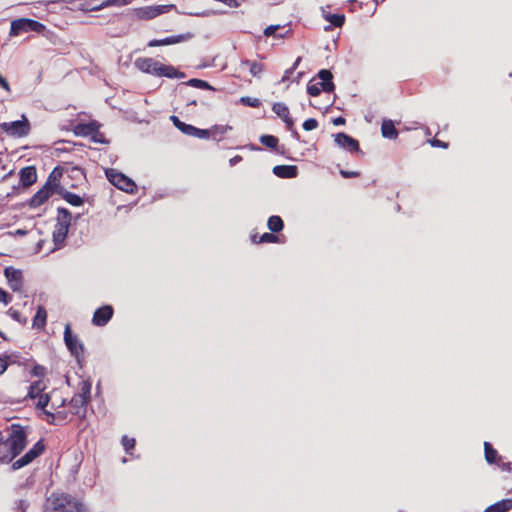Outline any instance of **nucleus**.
I'll return each mask as SVG.
<instances>
[{
  "label": "nucleus",
  "instance_id": "29",
  "mask_svg": "<svg viewBox=\"0 0 512 512\" xmlns=\"http://www.w3.org/2000/svg\"><path fill=\"white\" fill-rule=\"evenodd\" d=\"M484 455L489 464H495L500 460L497 450L489 442H484Z\"/></svg>",
  "mask_w": 512,
  "mask_h": 512
},
{
  "label": "nucleus",
  "instance_id": "64",
  "mask_svg": "<svg viewBox=\"0 0 512 512\" xmlns=\"http://www.w3.org/2000/svg\"><path fill=\"white\" fill-rule=\"evenodd\" d=\"M357 0H348L349 3H355Z\"/></svg>",
  "mask_w": 512,
  "mask_h": 512
},
{
  "label": "nucleus",
  "instance_id": "44",
  "mask_svg": "<svg viewBox=\"0 0 512 512\" xmlns=\"http://www.w3.org/2000/svg\"><path fill=\"white\" fill-rule=\"evenodd\" d=\"M211 136V129H200L196 127L194 137L200 139H207Z\"/></svg>",
  "mask_w": 512,
  "mask_h": 512
},
{
  "label": "nucleus",
  "instance_id": "11",
  "mask_svg": "<svg viewBox=\"0 0 512 512\" xmlns=\"http://www.w3.org/2000/svg\"><path fill=\"white\" fill-rule=\"evenodd\" d=\"M45 450V445L43 443V440H39L37 441L33 447L28 451L26 452L22 457H20L19 459H17L16 461L13 462L12 464V469L13 470H18L28 464H30L34 459H36L37 457H39Z\"/></svg>",
  "mask_w": 512,
  "mask_h": 512
},
{
  "label": "nucleus",
  "instance_id": "7",
  "mask_svg": "<svg viewBox=\"0 0 512 512\" xmlns=\"http://www.w3.org/2000/svg\"><path fill=\"white\" fill-rule=\"evenodd\" d=\"M91 386L83 383L79 393L75 394L69 402L70 414L79 417H84L86 414V407L90 399Z\"/></svg>",
  "mask_w": 512,
  "mask_h": 512
},
{
  "label": "nucleus",
  "instance_id": "47",
  "mask_svg": "<svg viewBox=\"0 0 512 512\" xmlns=\"http://www.w3.org/2000/svg\"><path fill=\"white\" fill-rule=\"evenodd\" d=\"M279 29H280V25H270L264 29V35L266 37H270V36L277 37L276 31Z\"/></svg>",
  "mask_w": 512,
  "mask_h": 512
},
{
  "label": "nucleus",
  "instance_id": "24",
  "mask_svg": "<svg viewBox=\"0 0 512 512\" xmlns=\"http://www.w3.org/2000/svg\"><path fill=\"white\" fill-rule=\"evenodd\" d=\"M241 65L244 67H248L250 74L254 77H259L265 70L264 64L257 61H251L246 59L241 62Z\"/></svg>",
  "mask_w": 512,
  "mask_h": 512
},
{
  "label": "nucleus",
  "instance_id": "57",
  "mask_svg": "<svg viewBox=\"0 0 512 512\" xmlns=\"http://www.w3.org/2000/svg\"><path fill=\"white\" fill-rule=\"evenodd\" d=\"M300 61H301V58H300V57H298V58L296 59V61L293 63L292 67L290 68V69H292V72H293V71L298 67V65H299Z\"/></svg>",
  "mask_w": 512,
  "mask_h": 512
},
{
  "label": "nucleus",
  "instance_id": "45",
  "mask_svg": "<svg viewBox=\"0 0 512 512\" xmlns=\"http://www.w3.org/2000/svg\"><path fill=\"white\" fill-rule=\"evenodd\" d=\"M50 394L53 395L54 392H51ZM49 405L51 411L57 410L65 405V399L61 398L59 401H54L52 397Z\"/></svg>",
  "mask_w": 512,
  "mask_h": 512
},
{
  "label": "nucleus",
  "instance_id": "20",
  "mask_svg": "<svg viewBox=\"0 0 512 512\" xmlns=\"http://www.w3.org/2000/svg\"><path fill=\"white\" fill-rule=\"evenodd\" d=\"M273 172L281 178H294L298 174V169L294 165H278L273 168Z\"/></svg>",
  "mask_w": 512,
  "mask_h": 512
},
{
  "label": "nucleus",
  "instance_id": "37",
  "mask_svg": "<svg viewBox=\"0 0 512 512\" xmlns=\"http://www.w3.org/2000/svg\"><path fill=\"white\" fill-rule=\"evenodd\" d=\"M231 129H232V127L229 126V125H214L211 128V135L214 136V137H216V136H223L224 134H226Z\"/></svg>",
  "mask_w": 512,
  "mask_h": 512
},
{
  "label": "nucleus",
  "instance_id": "51",
  "mask_svg": "<svg viewBox=\"0 0 512 512\" xmlns=\"http://www.w3.org/2000/svg\"><path fill=\"white\" fill-rule=\"evenodd\" d=\"M91 139L95 143H104L103 134L99 132V129L91 135Z\"/></svg>",
  "mask_w": 512,
  "mask_h": 512
},
{
  "label": "nucleus",
  "instance_id": "5",
  "mask_svg": "<svg viewBox=\"0 0 512 512\" xmlns=\"http://www.w3.org/2000/svg\"><path fill=\"white\" fill-rule=\"evenodd\" d=\"M53 171L46 181V183L39 189L29 200V206L37 208L43 205L55 192L59 186V179L54 175Z\"/></svg>",
  "mask_w": 512,
  "mask_h": 512
},
{
  "label": "nucleus",
  "instance_id": "3",
  "mask_svg": "<svg viewBox=\"0 0 512 512\" xmlns=\"http://www.w3.org/2000/svg\"><path fill=\"white\" fill-rule=\"evenodd\" d=\"M46 512H82V506L69 495L52 494L47 499Z\"/></svg>",
  "mask_w": 512,
  "mask_h": 512
},
{
  "label": "nucleus",
  "instance_id": "55",
  "mask_svg": "<svg viewBox=\"0 0 512 512\" xmlns=\"http://www.w3.org/2000/svg\"><path fill=\"white\" fill-rule=\"evenodd\" d=\"M240 161H242V156L236 155L229 160V163L231 166H234L238 164Z\"/></svg>",
  "mask_w": 512,
  "mask_h": 512
},
{
  "label": "nucleus",
  "instance_id": "59",
  "mask_svg": "<svg viewBox=\"0 0 512 512\" xmlns=\"http://www.w3.org/2000/svg\"><path fill=\"white\" fill-rule=\"evenodd\" d=\"M484 512H494V511H493L492 507H490V506H489V507H487V508L484 510Z\"/></svg>",
  "mask_w": 512,
  "mask_h": 512
},
{
  "label": "nucleus",
  "instance_id": "27",
  "mask_svg": "<svg viewBox=\"0 0 512 512\" xmlns=\"http://www.w3.org/2000/svg\"><path fill=\"white\" fill-rule=\"evenodd\" d=\"M69 227L56 224L53 231V240L56 245L62 244L68 234Z\"/></svg>",
  "mask_w": 512,
  "mask_h": 512
},
{
  "label": "nucleus",
  "instance_id": "50",
  "mask_svg": "<svg viewBox=\"0 0 512 512\" xmlns=\"http://www.w3.org/2000/svg\"><path fill=\"white\" fill-rule=\"evenodd\" d=\"M429 142H430L431 146H433V147H438V148H443V149L448 148V143L441 141L439 139H436V138L430 140Z\"/></svg>",
  "mask_w": 512,
  "mask_h": 512
},
{
  "label": "nucleus",
  "instance_id": "15",
  "mask_svg": "<svg viewBox=\"0 0 512 512\" xmlns=\"http://www.w3.org/2000/svg\"><path fill=\"white\" fill-rule=\"evenodd\" d=\"M335 142L338 146L345 148L350 152H358L360 150L359 142L343 132L335 135Z\"/></svg>",
  "mask_w": 512,
  "mask_h": 512
},
{
  "label": "nucleus",
  "instance_id": "58",
  "mask_svg": "<svg viewBox=\"0 0 512 512\" xmlns=\"http://www.w3.org/2000/svg\"><path fill=\"white\" fill-rule=\"evenodd\" d=\"M6 439H4L3 433L0 431V446L4 444Z\"/></svg>",
  "mask_w": 512,
  "mask_h": 512
},
{
  "label": "nucleus",
  "instance_id": "2",
  "mask_svg": "<svg viewBox=\"0 0 512 512\" xmlns=\"http://www.w3.org/2000/svg\"><path fill=\"white\" fill-rule=\"evenodd\" d=\"M135 66L143 73L154 75L157 77L180 78L183 73L179 72L171 65H165L154 58L140 57L135 60Z\"/></svg>",
  "mask_w": 512,
  "mask_h": 512
},
{
  "label": "nucleus",
  "instance_id": "9",
  "mask_svg": "<svg viewBox=\"0 0 512 512\" xmlns=\"http://www.w3.org/2000/svg\"><path fill=\"white\" fill-rule=\"evenodd\" d=\"M106 177L112 185L124 192L132 194L137 191L135 182L115 169H107Z\"/></svg>",
  "mask_w": 512,
  "mask_h": 512
},
{
  "label": "nucleus",
  "instance_id": "43",
  "mask_svg": "<svg viewBox=\"0 0 512 512\" xmlns=\"http://www.w3.org/2000/svg\"><path fill=\"white\" fill-rule=\"evenodd\" d=\"M8 314H9V316L11 318L16 320L17 322L22 323V324L26 323V318H22L21 313L19 311H17V310H14L13 308H10L8 310Z\"/></svg>",
  "mask_w": 512,
  "mask_h": 512
},
{
  "label": "nucleus",
  "instance_id": "41",
  "mask_svg": "<svg viewBox=\"0 0 512 512\" xmlns=\"http://www.w3.org/2000/svg\"><path fill=\"white\" fill-rule=\"evenodd\" d=\"M136 444V441L134 438H130L128 436L122 437V445L124 446L126 452H130L132 449H134Z\"/></svg>",
  "mask_w": 512,
  "mask_h": 512
},
{
  "label": "nucleus",
  "instance_id": "36",
  "mask_svg": "<svg viewBox=\"0 0 512 512\" xmlns=\"http://www.w3.org/2000/svg\"><path fill=\"white\" fill-rule=\"evenodd\" d=\"M260 142L266 147L274 149L278 144V138L273 135H262L260 137Z\"/></svg>",
  "mask_w": 512,
  "mask_h": 512
},
{
  "label": "nucleus",
  "instance_id": "4",
  "mask_svg": "<svg viewBox=\"0 0 512 512\" xmlns=\"http://www.w3.org/2000/svg\"><path fill=\"white\" fill-rule=\"evenodd\" d=\"M46 389L47 385L45 381L42 379H38L30 384L26 395V399H37L35 407L36 409H39L41 411H45V408L49 406V403L52 398V394L45 393Z\"/></svg>",
  "mask_w": 512,
  "mask_h": 512
},
{
  "label": "nucleus",
  "instance_id": "54",
  "mask_svg": "<svg viewBox=\"0 0 512 512\" xmlns=\"http://www.w3.org/2000/svg\"><path fill=\"white\" fill-rule=\"evenodd\" d=\"M346 122V120L339 116V117H336L332 120V123L335 125V126H340V125H344Z\"/></svg>",
  "mask_w": 512,
  "mask_h": 512
},
{
  "label": "nucleus",
  "instance_id": "39",
  "mask_svg": "<svg viewBox=\"0 0 512 512\" xmlns=\"http://www.w3.org/2000/svg\"><path fill=\"white\" fill-rule=\"evenodd\" d=\"M11 364V356L7 354L0 355V376L7 370Z\"/></svg>",
  "mask_w": 512,
  "mask_h": 512
},
{
  "label": "nucleus",
  "instance_id": "8",
  "mask_svg": "<svg viewBox=\"0 0 512 512\" xmlns=\"http://www.w3.org/2000/svg\"><path fill=\"white\" fill-rule=\"evenodd\" d=\"M45 29V25L41 22L29 18H19L11 22L9 35L14 37L29 31L42 33Z\"/></svg>",
  "mask_w": 512,
  "mask_h": 512
},
{
  "label": "nucleus",
  "instance_id": "34",
  "mask_svg": "<svg viewBox=\"0 0 512 512\" xmlns=\"http://www.w3.org/2000/svg\"><path fill=\"white\" fill-rule=\"evenodd\" d=\"M62 197L72 206H81L84 203V200L81 196L72 192H65Z\"/></svg>",
  "mask_w": 512,
  "mask_h": 512
},
{
  "label": "nucleus",
  "instance_id": "14",
  "mask_svg": "<svg viewBox=\"0 0 512 512\" xmlns=\"http://www.w3.org/2000/svg\"><path fill=\"white\" fill-rule=\"evenodd\" d=\"M4 275L7 279L9 287L14 292H20L23 287V275L21 270L15 269L13 267H6L4 270Z\"/></svg>",
  "mask_w": 512,
  "mask_h": 512
},
{
  "label": "nucleus",
  "instance_id": "53",
  "mask_svg": "<svg viewBox=\"0 0 512 512\" xmlns=\"http://www.w3.org/2000/svg\"><path fill=\"white\" fill-rule=\"evenodd\" d=\"M125 4H127L126 0H107V2L105 3V5H118V6L125 5Z\"/></svg>",
  "mask_w": 512,
  "mask_h": 512
},
{
  "label": "nucleus",
  "instance_id": "35",
  "mask_svg": "<svg viewBox=\"0 0 512 512\" xmlns=\"http://www.w3.org/2000/svg\"><path fill=\"white\" fill-rule=\"evenodd\" d=\"M324 91V88H322L321 85H319V82H313V80L309 81L307 85V93L312 97H317L320 95V93Z\"/></svg>",
  "mask_w": 512,
  "mask_h": 512
},
{
  "label": "nucleus",
  "instance_id": "61",
  "mask_svg": "<svg viewBox=\"0 0 512 512\" xmlns=\"http://www.w3.org/2000/svg\"><path fill=\"white\" fill-rule=\"evenodd\" d=\"M189 104H190V105H197V102H196L195 100H193V101H191Z\"/></svg>",
  "mask_w": 512,
  "mask_h": 512
},
{
  "label": "nucleus",
  "instance_id": "12",
  "mask_svg": "<svg viewBox=\"0 0 512 512\" xmlns=\"http://www.w3.org/2000/svg\"><path fill=\"white\" fill-rule=\"evenodd\" d=\"M174 5H157V6H147L136 9V15L140 19H153L161 14L169 12Z\"/></svg>",
  "mask_w": 512,
  "mask_h": 512
},
{
  "label": "nucleus",
  "instance_id": "19",
  "mask_svg": "<svg viewBox=\"0 0 512 512\" xmlns=\"http://www.w3.org/2000/svg\"><path fill=\"white\" fill-rule=\"evenodd\" d=\"M100 128V124L97 121H91L89 123H79L77 124L73 131L77 136L87 137L96 133Z\"/></svg>",
  "mask_w": 512,
  "mask_h": 512
},
{
  "label": "nucleus",
  "instance_id": "6",
  "mask_svg": "<svg viewBox=\"0 0 512 512\" xmlns=\"http://www.w3.org/2000/svg\"><path fill=\"white\" fill-rule=\"evenodd\" d=\"M64 342L71 355L76 358L77 363L82 366L85 361V349L81 340L72 333L70 324H66L64 330Z\"/></svg>",
  "mask_w": 512,
  "mask_h": 512
},
{
  "label": "nucleus",
  "instance_id": "49",
  "mask_svg": "<svg viewBox=\"0 0 512 512\" xmlns=\"http://www.w3.org/2000/svg\"><path fill=\"white\" fill-rule=\"evenodd\" d=\"M340 175L343 178H357L360 176V172L359 171L340 170Z\"/></svg>",
  "mask_w": 512,
  "mask_h": 512
},
{
  "label": "nucleus",
  "instance_id": "16",
  "mask_svg": "<svg viewBox=\"0 0 512 512\" xmlns=\"http://www.w3.org/2000/svg\"><path fill=\"white\" fill-rule=\"evenodd\" d=\"M42 412L46 416V418H45L46 422L51 425L64 424L67 421L68 415H69V413L67 411L58 410V409L51 411V410H48L47 408H45V411H42Z\"/></svg>",
  "mask_w": 512,
  "mask_h": 512
},
{
  "label": "nucleus",
  "instance_id": "1",
  "mask_svg": "<svg viewBox=\"0 0 512 512\" xmlns=\"http://www.w3.org/2000/svg\"><path fill=\"white\" fill-rule=\"evenodd\" d=\"M7 452L0 456L1 463H10L17 457L27 445V433L25 428L20 424H12L10 426L9 437L4 442Z\"/></svg>",
  "mask_w": 512,
  "mask_h": 512
},
{
  "label": "nucleus",
  "instance_id": "42",
  "mask_svg": "<svg viewBox=\"0 0 512 512\" xmlns=\"http://www.w3.org/2000/svg\"><path fill=\"white\" fill-rule=\"evenodd\" d=\"M302 126L304 130L311 131L318 127V121L315 118H309L304 121Z\"/></svg>",
  "mask_w": 512,
  "mask_h": 512
},
{
  "label": "nucleus",
  "instance_id": "21",
  "mask_svg": "<svg viewBox=\"0 0 512 512\" xmlns=\"http://www.w3.org/2000/svg\"><path fill=\"white\" fill-rule=\"evenodd\" d=\"M186 39L185 35H175V36H169L163 39H153L148 42L149 47H157V46H166V45H172L177 44Z\"/></svg>",
  "mask_w": 512,
  "mask_h": 512
},
{
  "label": "nucleus",
  "instance_id": "40",
  "mask_svg": "<svg viewBox=\"0 0 512 512\" xmlns=\"http://www.w3.org/2000/svg\"><path fill=\"white\" fill-rule=\"evenodd\" d=\"M240 102L246 106L253 108H258L261 105V102L258 98L242 97L240 99Z\"/></svg>",
  "mask_w": 512,
  "mask_h": 512
},
{
  "label": "nucleus",
  "instance_id": "30",
  "mask_svg": "<svg viewBox=\"0 0 512 512\" xmlns=\"http://www.w3.org/2000/svg\"><path fill=\"white\" fill-rule=\"evenodd\" d=\"M57 223L59 225L70 227L71 213L68 209L59 207L57 209Z\"/></svg>",
  "mask_w": 512,
  "mask_h": 512
},
{
  "label": "nucleus",
  "instance_id": "17",
  "mask_svg": "<svg viewBox=\"0 0 512 512\" xmlns=\"http://www.w3.org/2000/svg\"><path fill=\"white\" fill-rule=\"evenodd\" d=\"M272 111L285 122L288 129H292L294 121L290 116V111L286 104L281 102L274 103Z\"/></svg>",
  "mask_w": 512,
  "mask_h": 512
},
{
  "label": "nucleus",
  "instance_id": "10",
  "mask_svg": "<svg viewBox=\"0 0 512 512\" xmlns=\"http://www.w3.org/2000/svg\"><path fill=\"white\" fill-rule=\"evenodd\" d=\"M0 129L10 136L24 137L30 132V124L29 121L23 117L22 120L1 123Z\"/></svg>",
  "mask_w": 512,
  "mask_h": 512
},
{
  "label": "nucleus",
  "instance_id": "60",
  "mask_svg": "<svg viewBox=\"0 0 512 512\" xmlns=\"http://www.w3.org/2000/svg\"><path fill=\"white\" fill-rule=\"evenodd\" d=\"M0 337L3 338L4 340H6L5 334L1 330H0Z\"/></svg>",
  "mask_w": 512,
  "mask_h": 512
},
{
  "label": "nucleus",
  "instance_id": "28",
  "mask_svg": "<svg viewBox=\"0 0 512 512\" xmlns=\"http://www.w3.org/2000/svg\"><path fill=\"white\" fill-rule=\"evenodd\" d=\"M324 19L330 22L334 27H342L345 23V16L343 14H331L322 9Z\"/></svg>",
  "mask_w": 512,
  "mask_h": 512
},
{
  "label": "nucleus",
  "instance_id": "25",
  "mask_svg": "<svg viewBox=\"0 0 512 512\" xmlns=\"http://www.w3.org/2000/svg\"><path fill=\"white\" fill-rule=\"evenodd\" d=\"M171 120L174 126L179 129L182 133L194 137L196 127L190 124L182 122L177 116H171Z\"/></svg>",
  "mask_w": 512,
  "mask_h": 512
},
{
  "label": "nucleus",
  "instance_id": "18",
  "mask_svg": "<svg viewBox=\"0 0 512 512\" xmlns=\"http://www.w3.org/2000/svg\"><path fill=\"white\" fill-rule=\"evenodd\" d=\"M20 183L23 187H29L37 181V172L34 166H26L19 172Z\"/></svg>",
  "mask_w": 512,
  "mask_h": 512
},
{
  "label": "nucleus",
  "instance_id": "31",
  "mask_svg": "<svg viewBox=\"0 0 512 512\" xmlns=\"http://www.w3.org/2000/svg\"><path fill=\"white\" fill-rule=\"evenodd\" d=\"M267 226L273 233H278L283 229L284 222L280 216L273 215L268 218Z\"/></svg>",
  "mask_w": 512,
  "mask_h": 512
},
{
  "label": "nucleus",
  "instance_id": "56",
  "mask_svg": "<svg viewBox=\"0 0 512 512\" xmlns=\"http://www.w3.org/2000/svg\"><path fill=\"white\" fill-rule=\"evenodd\" d=\"M292 73H293V72H292V69H287V70L284 72V75H283V77H282L281 81H282V82H286V81H288V80H289V77H290V75H291Z\"/></svg>",
  "mask_w": 512,
  "mask_h": 512
},
{
  "label": "nucleus",
  "instance_id": "62",
  "mask_svg": "<svg viewBox=\"0 0 512 512\" xmlns=\"http://www.w3.org/2000/svg\"><path fill=\"white\" fill-rule=\"evenodd\" d=\"M102 6H103V5H100V6H98V7H92V10L99 9V8H101Z\"/></svg>",
  "mask_w": 512,
  "mask_h": 512
},
{
  "label": "nucleus",
  "instance_id": "46",
  "mask_svg": "<svg viewBox=\"0 0 512 512\" xmlns=\"http://www.w3.org/2000/svg\"><path fill=\"white\" fill-rule=\"evenodd\" d=\"M45 372V367L38 364H36L31 370V374L36 377H43L45 375Z\"/></svg>",
  "mask_w": 512,
  "mask_h": 512
},
{
  "label": "nucleus",
  "instance_id": "26",
  "mask_svg": "<svg viewBox=\"0 0 512 512\" xmlns=\"http://www.w3.org/2000/svg\"><path fill=\"white\" fill-rule=\"evenodd\" d=\"M47 321V311L43 306H38L36 314L33 318V327L42 329Z\"/></svg>",
  "mask_w": 512,
  "mask_h": 512
},
{
  "label": "nucleus",
  "instance_id": "52",
  "mask_svg": "<svg viewBox=\"0 0 512 512\" xmlns=\"http://www.w3.org/2000/svg\"><path fill=\"white\" fill-rule=\"evenodd\" d=\"M0 86L5 89L7 92L11 91L10 85L7 80L0 75Z\"/></svg>",
  "mask_w": 512,
  "mask_h": 512
},
{
  "label": "nucleus",
  "instance_id": "13",
  "mask_svg": "<svg viewBox=\"0 0 512 512\" xmlns=\"http://www.w3.org/2000/svg\"><path fill=\"white\" fill-rule=\"evenodd\" d=\"M113 315V307L111 305H103L95 310L92 317V324L103 327L112 319Z\"/></svg>",
  "mask_w": 512,
  "mask_h": 512
},
{
  "label": "nucleus",
  "instance_id": "38",
  "mask_svg": "<svg viewBox=\"0 0 512 512\" xmlns=\"http://www.w3.org/2000/svg\"><path fill=\"white\" fill-rule=\"evenodd\" d=\"M188 85L195 87V88H201V89H213L210 84L204 80L201 79H190L188 81Z\"/></svg>",
  "mask_w": 512,
  "mask_h": 512
},
{
  "label": "nucleus",
  "instance_id": "48",
  "mask_svg": "<svg viewBox=\"0 0 512 512\" xmlns=\"http://www.w3.org/2000/svg\"><path fill=\"white\" fill-rule=\"evenodd\" d=\"M12 300V296L0 287V302L7 305Z\"/></svg>",
  "mask_w": 512,
  "mask_h": 512
},
{
  "label": "nucleus",
  "instance_id": "32",
  "mask_svg": "<svg viewBox=\"0 0 512 512\" xmlns=\"http://www.w3.org/2000/svg\"><path fill=\"white\" fill-rule=\"evenodd\" d=\"M251 240L255 244L276 243L278 241V236L274 235L273 233L266 232L260 236H258L257 234L253 235Z\"/></svg>",
  "mask_w": 512,
  "mask_h": 512
},
{
  "label": "nucleus",
  "instance_id": "22",
  "mask_svg": "<svg viewBox=\"0 0 512 512\" xmlns=\"http://www.w3.org/2000/svg\"><path fill=\"white\" fill-rule=\"evenodd\" d=\"M318 77L321 79L319 85L324 88V92H332L334 90V83L332 82L333 75L327 69H322L318 73Z\"/></svg>",
  "mask_w": 512,
  "mask_h": 512
},
{
  "label": "nucleus",
  "instance_id": "33",
  "mask_svg": "<svg viewBox=\"0 0 512 512\" xmlns=\"http://www.w3.org/2000/svg\"><path fill=\"white\" fill-rule=\"evenodd\" d=\"M490 507L494 512H508L512 509V499H503L490 505Z\"/></svg>",
  "mask_w": 512,
  "mask_h": 512
},
{
  "label": "nucleus",
  "instance_id": "63",
  "mask_svg": "<svg viewBox=\"0 0 512 512\" xmlns=\"http://www.w3.org/2000/svg\"><path fill=\"white\" fill-rule=\"evenodd\" d=\"M504 466H506L507 469H510V463L504 464Z\"/></svg>",
  "mask_w": 512,
  "mask_h": 512
},
{
  "label": "nucleus",
  "instance_id": "23",
  "mask_svg": "<svg viewBox=\"0 0 512 512\" xmlns=\"http://www.w3.org/2000/svg\"><path fill=\"white\" fill-rule=\"evenodd\" d=\"M381 133L384 138L396 139L398 131L391 120H384L381 125Z\"/></svg>",
  "mask_w": 512,
  "mask_h": 512
}]
</instances>
